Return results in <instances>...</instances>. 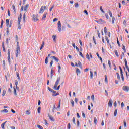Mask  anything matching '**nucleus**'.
<instances>
[{"instance_id":"obj_64","label":"nucleus","mask_w":129,"mask_h":129,"mask_svg":"<svg viewBox=\"0 0 129 129\" xmlns=\"http://www.w3.org/2000/svg\"><path fill=\"white\" fill-rule=\"evenodd\" d=\"M124 127H126V122L125 121H124Z\"/></svg>"},{"instance_id":"obj_9","label":"nucleus","mask_w":129,"mask_h":129,"mask_svg":"<svg viewBox=\"0 0 129 129\" xmlns=\"http://www.w3.org/2000/svg\"><path fill=\"white\" fill-rule=\"evenodd\" d=\"M112 103H113L112 100L110 99L108 104L109 107H111L112 106Z\"/></svg>"},{"instance_id":"obj_47","label":"nucleus","mask_w":129,"mask_h":129,"mask_svg":"<svg viewBox=\"0 0 129 129\" xmlns=\"http://www.w3.org/2000/svg\"><path fill=\"white\" fill-rule=\"evenodd\" d=\"M79 55L80 56H81V57H82V58H84V56H83V54H82V52H79Z\"/></svg>"},{"instance_id":"obj_57","label":"nucleus","mask_w":129,"mask_h":129,"mask_svg":"<svg viewBox=\"0 0 129 129\" xmlns=\"http://www.w3.org/2000/svg\"><path fill=\"white\" fill-rule=\"evenodd\" d=\"M54 7H55V5H53V6L51 7V8L49 9L50 12H52V10L53 9H54Z\"/></svg>"},{"instance_id":"obj_3","label":"nucleus","mask_w":129,"mask_h":129,"mask_svg":"<svg viewBox=\"0 0 129 129\" xmlns=\"http://www.w3.org/2000/svg\"><path fill=\"white\" fill-rule=\"evenodd\" d=\"M7 55H8L7 58H8V62H9V64H11V57L10 55H11V51L10 50V49L8 50Z\"/></svg>"},{"instance_id":"obj_24","label":"nucleus","mask_w":129,"mask_h":129,"mask_svg":"<svg viewBox=\"0 0 129 129\" xmlns=\"http://www.w3.org/2000/svg\"><path fill=\"white\" fill-rule=\"evenodd\" d=\"M114 53H115L116 57H119V55H118V52H117V50H114Z\"/></svg>"},{"instance_id":"obj_62","label":"nucleus","mask_w":129,"mask_h":129,"mask_svg":"<svg viewBox=\"0 0 129 129\" xmlns=\"http://www.w3.org/2000/svg\"><path fill=\"white\" fill-rule=\"evenodd\" d=\"M53 65V60H51L50 63L49 67H52V66Z\"/></svg>"},{"instance_id":"obj_19","label":"nucleus","mask_w":129,"mask_h":129,"mask_svg":"<svg viewBox=\"0 0 129 129\" xmlns=\"http://www.w3.org/2000/svg\"><path fill=\"white\" fill-rule=\"evenodd\" d=\"M13 88H14L13 92H14V95H15V96H17V95H18V94H17V90H16V88L15 87H14Z\"/></svg>"},{"instance_id":"obj_12","label":"nucleus","mask_w":129,"mask_h":129,"mask_svg":"<svg viewBox=\"0 0 129 129\" xmlns=\"http://www.w3.org/2000/svg\"><path fill=\"white\" fill-rule=\"evenodd\" d=\"M47 13H45L43 14L42 20L45 21L46 20V17H47Z\"/></svg>"},{"instance_id":"obj_5","label":"nucleus","mask_w":129,"mask_h":129,"mask_svg":"<svg viewBox=\"0 0 129 129\" xmlns=\"http://www.w3.org/2000/svg\"><path fill=\"white\" fill-rule=\"evenodd\" d=\"M19 54H21V50L20 49L16 48L15 51V55L16 56V58H18Z\"/></svg>"},{"instance_id":"obj_17","label":"nucleus","mask_w":129,"mask_h":129,"mask_svg":"<svg viewBox=\"0 0 129 129\" xmlns=\"http://www.w3.org/2000/svg\"><path fill=\"white\" fill-rule=\"evenodd\" d=\"M6 123H7V121H5V122H3L1 124V127L2 129H5V125H6Z\"/></svg>"},{"instance_id":"obj_20","label":"nucleus","mask_w":129,"mask_h":129,"mask_svg":"<svg viewBox=\"0 0 129 129\" xmlns=\"http://www.w3.org/2000/svg\"><path fill=\"white\" fill-rule=\"evenodd\" d=\"M9 24H10V19H6V26H7V27H9Z\"/></svg>"},{"instance_id":"obj_22","label":"nucleus","mask_w":129,"mask_h":129,"mask_svg":"<svg viewBox=\"0 0 129 129\" xmlns=\"http://www.w3.org/2000/svg\"><path fill=\"white\" fill-rule=\"evenodd\" d=\"M1 112H5V113H8L9 111H8L7 109H5L4 110H1Z\"/></svg>"},{"instance_id":"obj_41","label":"nucleus","mask_w":129,"mask_h":129,"mask_svg":"<svg viewBox=\"0 0 129 129\" xmlns=\"http://www.w3.org/2000/svg\"><path fill=\"white\" fill-rule=\"evenodd\" d=\"M16 75L18 78V80H21V78H20V75H19V73H16Z\"/></svg>"},{"instance_id":"obj_39","label":"nucleus","mask_w":129,"mask_h":129,"mask_svg":"<svg viewBox=\"0 0 129 129\" xmlns=\"http://www.w3.org/2000/svg\"><path fill=\"white\" fill-rule=\"evenodd\" d=\"M116 75H117V79H119V80H120V76H119V74L118 73H116Z\"/></svg>"},{"instance_id":"obj_60","label":"nucleus","mask_w":129,"mask_h":129,"mask_svg":"<svg viewBox=\"0 0 129 129\" xmlns=\"http://www.w3.org/2000/svg\"><path fill=\"white\" fill-rule=\"evenodd\" d=\"M84 13L85 14H86V15L87 16H88V12H87V11L86 10H84Z\"/></svg>"},{"instance_id":"obj_59","label":"nucleus","mask_w":129,"mask_h":129,"mask_svg":"<svg viewBox=\"0 0 129 129\" xmlns=\"http://www.w3.org/2000/svg\"><path fill=\"white\" fill-rule=\"evenodd\" d=\"M71 127V126L70 125V123H69L68 124V129H70Z\"/></svg>"},{"instance_id":"obj_34","label":"nucleus","mask_w":129,"mask_h":129,"mask_svg":"<svg viewBox=\"0 0 129 129\" xmlns=\"http://www.w3.org/2000/svg\"><path fill=\"white\" fill-rule=\"evenodd\" d=\"M94 121L95 124H97V119L96 118V117L94 118Z\"/></svg>"},{"instance_id":"obj_15","label":"nucleus","mask_w":129,"mask_h":129,"mask_svg":"<svg viewBox=\"0 0 129 129\" xmlns=\"http://www.w3.org/2000/svg\"><path fill=\"white\" fill-rule=\"evenodd\" d=\"M48 117L49 118V119H50V120H51V121H54V118L53 117V116H51L50 114H48Z\"/></svg>"},{"instance_id":"obj_25","label":"nucleus","mask_w":129,"mask_h":129,"mask_svg":"<svg viewBox=\"0 0 129 129\" xmlns=\"http://www.w3.org/2000/svg\"><path fill=\"white\" fill-rule=\"evenodd\" d=\"M105 39L107 41V44L109 45V39H108V37H107V36L105 37Z\"/></svg>"},{"instance_id":"obj_56","label":"nucleus","mask_w":129,"mask_h":129,"mask_svg":"<svg viewBox=\"0 0 129 129\" xmlns=\"http://www.w3.org/2000/svg\"><path fill=\"white\" fill-rule=\"evenodd\" d=\"M91 99L93 100V101H94V95H92L91 96Z\"/></svg>"},{"instance_id":"obj_4","label":"nucleus","mask_w":129,"mask_h":129,"mask_svg":"<svg viewBox=\"0 0 129 129\" xmlns=\"http://www.w3.org/2000/svg\"><path fill=\"white\" fill-rule=\"evenodd\" d=\"M57 26H58V30L59 32H61L62 31V25H61V22L58 21L57 23Z\"/></svg>"},{"instance_id":"obj_35","label":"nucleus","mask_w":129,"mask_h":129,"mask_svg":"<svg viewBox=\"0 0 129 129\" xmlns=\"http://www.w3.org/2000/svg\"><path fill=\"white\" fill-rule=\"evenodd\" d=\"M76 72L77 73V75H78V73H80V70L79 69H77L76 70Z\"/></svg>"},{"instance_id":"obj_2","label":"nucleus","mask_w":129,"mask_h":129,"mask_svg":"<svg viewBox=\"0 0 129 129\" xmlns=\"http://www.w3.org/2000/svg\"><path fill=\"white\" fill-rule=\"evenodd\" d=\"M29 4H27L26 5H25L24 7L23 6H21V11H25V12H27Z\"/></svg>"},{"instance_id":"obj_61","label":"nucleus","mask_w":129,"mask_h":129,"mask_svg":"<svg viewBox=\"0 0 129 129\" xmlns=\"http://www.w3.org/2000/svg\"><path fill=\"white\" fill-rule=\"evenodd\" d=\"M18 29L19 30H21V28H22V26H21L20 24H18Z\"/></svg>"},{"instance_id":"obj_43","label":"nucleus","mask_w":129,"mask_h":129,"mask_svg":"<svg viewBox=\"0 0 129 129\" xmlns=\"http://www.w3.org/2000/svg\"><path fill=\"white\" fill-rule=\"evenodd\" d=\"M12 8H13V9L14 11V13H16V7H15V5L14 4L12 5Z\"/></svg>"},{"instance_id":"obj_1","label":"nucleus","mask_w":129,"mask_h":129,"mask_svg":"<svg viewBox=\"0 0 129 129\" xmlns=\"http://www.w3.org/2000/svg\"><path fill=\"white\" fill-rule=\"evenodd\" d=\"M60 80H61V78L60 77L57 78V80L55 82L54 86L53 87V88L55 89V90H59V89H60V86L59 85L58 86V84H59V83L60 82ZM57 86H58L57 88Z\"/></svg>"},{"instance_id":"obj_21","label":"nucleus","mask_w":129,"mask_h":129,"mask_svg":"<svg viewBox=\"0 0 129 129\" xmlns=\"http://www.w3.org/2000/svg\"><path fill=\"white\" fill-rule=\"evenodd\" d=\"M58 73H60L61 72V71H60L61 70V65H60V63H58Z\"/></svg>"},{"instance_id":"obj_32","label":"nucleus","mask_w":129,"mask_h":129,"mask_svg":"<svg viewBox=\"0 0 129 129\" xmlns=\"http://www.w3.org/2000/svg\"><path fill=\"white\" fill-rule=\"evenodd\" d=\"M27 69H28V68L27 67H24V69H23V74H25V73H26V70H27Z\"/></svg>"},{"instance_id":"obj_13","label":"nucleus","mask_w":129,"mask_h":129,"mask_svg":"<svg viewBox=\"0 0 129 129\" xmlns=\"http://www.w3.org/2000/svg\"><path fill=\"white\" fill-rule=\"evenodd\" d=\"M44 13V6H41L40 11H39V14H43Z\"/></svg>"},{"instance_id":"obj_27","label":"nucleus","mask_w":129,"mask_h":129,"mask_svg":"<svg viewBox=\"0 0 129 129\" xmlns=\"http://www.w3.org/2000/svg\"><path fill=\"white\" fill-rule=\"evenodd\" d=\"M54 73V70H53V68L51 69V73H50V74H51V77H53V74Z\"/></svg>"},{"instance_id":"obj_38","label":"nucleus","mask_w":129,"mask_h":129,"mask_svg":"<svg viewBox=\"0 0 129 129\" xmlns=\"http://www.w3.org/2000/svg\"><path fill=\"white\" fill-rule=\"evenodd\" d=\"M71 103L72 107H73V106H74V101H73V100H71Z\"/></svg>"},{"instance_id":"obj_53","label":"nucleus","mask_w":129,"mask_h":129,"mask_svg":"<svg viewBox=\"0 0 129 129\" xmlns=\"http://www.w3.org/2000/svg\"><path fill=\"white\" fill-rule=\"evenodd\" d=\"M100 10L101 11L102 13H104V11H103V9H102V6L100 7Z\"/></svg>"},{"instance_id":"obj_44","label":"nucleus","mask_w":129,"mask_h":129,"mask_svg":"<svg viewBox=\"0 0 129 129\" xmlns=\"http://www.w3.org/2000/svg\"><path fill=\"white\" fill-rule=\"evenodd\" d=\"M3 25H4V20H1V26H0L1 28H3Z\"/></svg>"},{"instance_id":"obj_52","label":"nucleus","mask_w":129,"mask_h":129,"mask_svg":"<svg viewBox=\"0 0 129 129\" xmlns=\"http://www.w3.org/2000/svg\"><path fill=\"white\" fill-rule=\"evenodd\" d=\"M60 105H61V100H59V104H58V106L57 107V108L60 109Z\"/></svg>"},{"instance_id":"obj_51","label":"nucleus","mask_w":129,"mask_h":129,"mask_svg":"<svg viewBox=\"0 0 129 129\" xmlns=\"http://www.w3.org/2000/svg\"><path fill=\"white\" fill-rule=\"evenodd\" d=\"M97 32L98 33V37L100 39V33L99 32V30H97Z\"/></svg>"},{"instance_id":"obj_30","label":"nucleus","mask_w":129,"mask_h":129,"mask_svg":"<svg viewBox=\"0 0 129 129\" xmlns=\"http://www.w3.org/2000/svg\"><path fill=\"white\" fill-rule=\"evenodd\" d=\"M78 65L79 66L80 68L82 67V64H81V62H80V61H78Z\"/></svg>"},{"instance_id":"obj_63","label":"nucleus","mask_w":129,"mask_h":129,"mask_svg":"<svg viewBox=\"0 0 129 129\" xmlns=\"http://www.w3.org/2000/svg\"><path fill=\"white\" fill-rule=\"evenodd\" d=\"M6 33H7V35H9V28H7L6 29Z\"/></svg>"},{"instance_id":"obj_40","label":"nucleus","mask_w":129,"mask_h":129,"mask_svg":"<svg viewBox=\"0 0 129 129\" xmlns=\"http://www.w3.org/2000/svg\"><path fill=\"white\" fill-rule=\"evenodd\" d=\"M86 58L88 59L89 60H90V57H89V54H88V53L86 54Z\"/></svg>"},{"instance_id":"obj_45","label":"nucleus","mask_w":129,"mask_h":129,"mask_svg":"<svg viewBox=\"0 0 129 129\" xmlns=\"http://www.w3.org/2000/svg\"><path fill=\"white\" fill-rule=\"evenodd\" d=\"M104 32L105 33V34H106V33H107V28H106V27H104Z\"/></svg>"},{"instance_id":"obj_31","label":"nucleus","mask_w":129,"mask_h":129,"mask_svg":"<svg viewBox=\"0 0 129 129\" xmlns=\"http://www.w3.org/2000/svg\"><path fill=\"white\" fill-rule=\"evenodd\" d=\"M109 15L111 18H112V13H111V11L110 10L108 11Z\"/></svg>"},{"instance_id":"obj_7","label":"nucleus","mask_w":129,"mask_h":129,"mask_svg":"<svg viewBox=\"0 0 129 129\" xmlns=\"http://www.w3.org/2000/svg\"><path fill=\"white\" fill-rule=\"evenodd\" d=\"M33 21H34V22H37V21H39L38 16H36V15H35V14L33 15Z\"/></svg>"},{"instance_id":"obj_16","label":"nucleus","mask_w":129,"mask_h":129,"mask_svg":"<svg viewBox=\"0 0 129 129\" xmlns=\"http://www.w3.org/2000/svg\"><path fill=\"white\" fill-rule=\"evenodd\" d=\"M50 56L51 54H49L48 57H46V58H45V64H48V58H50Z\"/></svg>"},{"instance_id":"obj_33","label":"nucleus","mask_w":129,"mask_h":129,"mask_svg":"<svg viewBox=\"0 0 129 129\" xmlns=\"http://www.w3.org/2000/svg\"><path fill=\"white\" fill-rule=\"evenodd\" d=\"M55 109H57V107H56V104L53 105V109L52 110L53 112L55 110Z\"/></svg>"},{"instance_id":"obj_29","label":"nucleus","mask_w":129,"mask_h":129,"mask_svg":"<svg viewBox=\"0 0 129 129\" xmlns=\"http://www.w3.org/2000/svg\"><path fill=\"white\" fill-rule=\"evenodd\" d=\"M114 21H115V18L114 16L112 17V24H114Z\"/></svg>"},{"instance_id":"obj_58","label":"nucleus","mask_w":129,"mask_h":129,"mask_svg":"<svg viewBox=\"0 0 129 129\" xmlns=\"http://www.w3.org/2000/svg\"><path fill=\"white\" fill-rule=\"evenodd\" d=\"M105 16L106 19H108L109 18V16H108V14H107L106 13V14H105Z\"/></svg>"},{"instance_id":"obj_42","label":"nucleus","mask_w":129,"mask_h":129,"mask_svg":"<svg viewBox=\"0 0 129 129\" xmlns=\"http://www.w3.org/2000/svg\"><path fill=\"white\" fill-rule=\"evenodd\" d=\"M6 95V90H3L2 96H5Z\"/></svg>"},{"instance_id":"obj_26","label":"nucleus","mask_w":129,"mask_h":129,"mask_svg":"<svg viewBox=\"0 0 129 129\" xmlns=\"http://www.w3.org/2000/svg\"><path fill=\"white\" fill-rule=\"evenodd\" d=\"M57 37V36L54 35L52 36V39H53L54 42H56V38Z\"/></svg>"},{"instance_id":"obj_10","label":"nucleus","mask_w":129,"mask_h":129,"mask_svg":"<svg viewBox=\"0 0 129 129\" xmlns=\"http://www.w3.org/2000/svg\"><path fill=\"white\" fill-rule=\"evenodd\" d=\"M15 85H16V88L17 89V90H19L20 88H19V87H18V84H19V82H18V81L15 80Z\"/></svg>"},{"instance_id":"obj_49","label":"nucleus","mask_w":129,"mask_h":129,"mask_svg":"<svg viewBox=\"0 0 129 129\" xmlns=\"http://www.w3.org/2000/svg\"><path fill=\"white\" fill-rule=\"evenodd\" d=\"M37 127H38V128H39V129H44V128H43V126H42L40 125H38Z\"/></svg>"},{"instance_id":"obj_55","label":"nucleus","mask_w":129,"mask_h":129,"mask_svg":"<svg viewBox=\"0 0 129 129\" xmlns=\"http://www.w3.org/2000/svg\"><path fill=\"white\" fill-rule=\"evenodd\" d=\"M73 123H74V124H76V123H75V118L73 117Z\"/></svg>"},{"instance_id":"obj_6","label":"nucleus","mask_w":129,"mask_h":129,"mask_svg":"<svg viewBox=\"0 0 129 129\" xmlns=\"http://www.w3.org/2000/svg\"><path fill=\"white\" fill-rule=\"evenodd\" d=\"M122 89L124 91H125L126 92H128L129 91V87L127 86H124L122 87Z\"/></svg>"},{"instance_id":"obj_18","label":"nucleus","mask_w":129,"mask_h":129,"mask_svg":"<svg viewBox=\"0 0 129 129\" xmlns=\"http://www.w3.org/2000/svg\"><path fill=\"white\" fill-rule=\"evenodd\" d=\"M44 46H45V41H42V43L41 44L40 50H42V49L44 48Z\"/></svg>"},{"instance_id":"obj_50","label":"nucleus","mask_w":129,"mask_h":129,"mask_svg":"<svg viewBox=\"0 0 129 129\" xmlns=\"http://www.w3.org/2000/svg\"><path fill=\"white\" fill-rule=\"evenodd\" d=\"M75 8H78V7H79V4H78V3L75 4Z\"/></svg>"},{"instance_id":"obj_36","label":"nucleus","mask_w":129,"mask_h":129,"mask_svg":"<svg viewBox=\"0 0 129 129\" xmlns=\"http://www.w3.org/2000/svg\"><path fill=\"white\" fill-rule=\"evenodd\" d=\"M117 114V109H116L114 113V116H116Z\"/></svg>"},{"instance_id":"obj_11","label":"nucleus","mask_w":129,"mask_h":129,"mask_svg":"<svg viewBox=\"0 0 129 129\" xmlns=\"http://www.w3.org/2000/svg\"><path fill=\"white\" fill-rule=\"evenodd\" d=\"M2 48L3 52H4V53H6V47H5V42L4 41L2 42Z\"/></svg>"},{"instance_id":"obj_37","label":"nucleus","mask_w":129,"mask_h":129,"mask_svg":"<svg viewBox=\"0 0 129 129\" xmlns=\"http://www.w3.org/2000/svg\"><path fill=\"white\" fill-rule=\"evenodd\" d=\"M17 48L16 49H20V43H19V42H17Z\"/></svg>"},{"instance_id":"obj_46","label":"nucleus","mask_w":129,"mask_h":129,"mask_svg":"<svg viewBox=\"0 0 129 129\" xmlns=\"http://www.w3.org/2000/svg\"><path fill=\"white\" fill-rule=\"evenodd\" d=\"M37 111L38 113H41V107L38 108Z\"/></svg>"},{"instance_id":"obj_48","label":"nucleus","mask_w":129,"mask_h":129,"mask_svg":"<svg viewBox=\"0 0 129 129\" xmlns=\"http://www.w3.org/2000/svg\"><path fill=\"white\" fill-rule=\"evenodd\" d=\"M122 49H123L124 52L125 53V52H126V50L125 49V46H124V45H123Z\"/></svg>"},{"instance_id":"obj_8","label":"nucleus","mask_w":129,"mask_h":129,"mask_svg":"<svg viewBox=\"0 0 129 129\" xmlns=\"http://www.w3.org/2000/svg\"><path fill=\"white\" fill-rule=\"evenodd\" d=\"M96 22L98 24H103V23H105V21L104 20H102L101 19L96 21Z\"/></svg>"},{"instance_id":"obj_28","label":"nucleus","mask_w":129,"mask_h":129,"mask_svg":"<svg viewBox=\"0 0 129 129\" xmlns=\"http://www.w3.org/2000/svg\"><path fill=\"white\" fill-rule=\"evenodd\" d=\"M21 16H20V17H18V24L19 25L21 24Z\"/></svg>"},{"instance_id":"obj_23","label":"nucleus","mask_w":129,"mask_h":129,"mask_svg":"<svg viewBox=\"0 0 129 129\" xmlns=\"http://www.w3.org/2000/svg\"><path fill=\"white\" fill-rule=\"evenodd\" d=\"M90 78L91 79H92V78H93V73L92 72V71H90Z\"/></svg>"},{"instance_id":"obj_14","label":"nucleus","mask_w":129,"mask_h":129,"mask_svg":"<svg viewBox=\"0 0 129 129\" xmlns=\"http://www.w3.org/2000/svg\"><path fill=\"white\" fill-rule=\"evenodd\" d=\"M51 58L52 59H54V60H55V61H56V62H59V58H58V57H56L55 56H51Z\"/></svg>"},{"instance_id":"obj_54","label":"nucleus","mask_w":129,"mask_h":129,"mask_svg":"<svg viewBox=\"0 0 129 129\" xmlns=\"http://www.w3.org/2000/svg\"><path fill=\"white\" fill-rule=\"evenodd\" d=\"M26 114H27V115H30V111L29 110H27Z\"/></svg>"}]
</instances>
